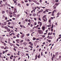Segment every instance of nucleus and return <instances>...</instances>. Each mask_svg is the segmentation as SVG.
I'll return each instance as SVG.
<instances>
[{
	"label": "nucleus",
	"mask_w": 61,
	"mask_h": 61,
	"mask_svg": "<svg viewBox=\"0 0 61 61\" xmlns=\"http://www.w3.org/2000/svg\"><path fill=\"white\" fill-rule=\"evenodd\" d=\"M30 23H28V25H30Z\"/></svg>",
	"instance_id": "13d9d810"
},
{
	"label": "nucleus",
	"mask_w": 61,
	"mask_h": 61,
	"mask_svg": "<svg viewBox=\"0 0 61 61\" xmlns=\"http://www.w3.org/2000/svg\"><path fill=\"white\" fill-rule=\"evenodd\" d=\"M42 25V22H41L40 23V26H41Z\"/></svg>",
	"instance_id": "ddd939ff"
},
{
	"label": "nucleus",
	"mask_w": 61,
	"mask_h": 61,
	"mask_svg": "<svg viewBox=\"0 0 61 61\" xmlns=\"http://www.w3.org/2000/svg\"><path fill=\"white\" fill-rule=\"evenodd\" d=\"M38 47H39V46L37 45L36 47V48H37Z\"/></svg>",
	"instance_id": "774afa93"
},
{
	"label": "nucleus",
	"mask_w": 61,
	"mask_h": 61,
	"mask_svg": "<svg viewBox=\"0 0 61 61\" xmlns=\"http://www.w3.org/2000/svg\"><path fill=\"white\" fill-rule=\"evenodd\" d=\"M5 20H7V17H5Z\"/></svg>",
	"instance_id": "a211bd4d"
},
{
	"label": "nucleus",
	"mask_w": 61,
	"mask_h": 61,
	"mask_svg": "<svg viewBox=\"0 0 61 61\" xmlns=\"http://www.w3.org/2000/svg\"><path fill=\"white\" fill-rule=\"evenodd\" d=\"M26 35L28 36H29V33H28V34H27Z\"/></svg>",
	"instance_id": "680f3d73"
},
{
	"label": "nucleus",
	"mask_w": 61,
	"mask_h": 61,
	"mask_svg": "<svg viewBox=\"0 0 61 61\" xmlns=\"http://www.w3.org/2000/svg\"><path fill=\"white\" fill-rule=\"evenodd\" d=\"M24 36H25V34H23L21 36L20 38H23Z\"/></svg>",
	"instance_id": "f257e3e1"
},
{
	"label": "nucleus",
	"mask_w": 61,
	"mask_h": 61,
	"mask_svg": "<svg viewBox=\"0 0 61 61\" xmlns=\"http://www.w3.org/2000/svg\"><path fill=\"white\" fill-rule=\"evenodd\" d=\"M2 1H0V4H2Z\"/></svg>",
	"instance_id": "72a5a7b5"
},
{
	"label": "nucleus",
	"mask_w": 61,
	"mask_h": 61,
	"mask_svg": "<svg viewBox=\"0 0 61 61\" xmlns=\"http://www.w3.org/2000/svg\"><path fill=\"white\" fill-rule=\"evenodd\" d=\"M4 23H3L2 25L3 26H4V25H6V22H4Z\"/></svg>",
	"instance_id": "f03ea898"
},
{
	"label": "nucleus",
	"mask_w": 61,
	"mask_h": 61,
	"mask_svg": "<svg viewBox=\"0 0 61 61\" xmlns=\"http://www.w3.org/2000/svg\"><path fill=\"white\" fill-rule=\"evenodd\" d=\"M8 51V50H6L5 51V52L6 53V52H7Z\"/></svg>",
	"instance_id": "603ef678"
},
{
	"label": "nucleus",
	"mask_w": 61,
	"mask_h": 61,
	"mask_svg": "<svg viewBox=\"0 0 61 61\" xmlns=\"http://www.w3.org/2000/svg\"><path fill=\"white\" fill-rule=\"evenodd\" d=\"M51 13H52V12H50L48 13V14H51Z\"/></svg>",
	"instance_id": "a18cd8bd"
},
{
	"label": "nucleus",
	"mask_w": 61,
	"mask_h": 61,
	"mask_svg": "<svg viewBox=\"0 0 61 61\" xmlns=\"http://www.w3.org/2000/svg\"><path fill=\"white\" fill-rule=\"evenodd\" d=\"M42 37H45V35L42 36Z\"/></svg>",
	"instance_id": "de8ad7c7"
},
{
	"label": "nucleus",
	"mask_w": 61,
	"mask_h": 61,
	"mask_svg": "<svg viewBox=\"0 0 61 61\" xmlns=\"http://www.w3.org/2000/svg\"><path fill=\"white\" fill-rule=\"evenodd\" d=\"M43 11V10H41V12H42Z\"/></svg>",
	"instance_id": "5fc2aeb1"
},
{
	"label": "nucleus",
	"mask_w": 61,
	"mask_h": 61,
	"mask_svg": "<svg viewBox=\"0 0 61 61\" xmlns=\"http://www.w3.org/2000/svg\"><path fill=\"white\" fill-rule=\"evenodd\" d=\"M25 40H26V41H27V38H25Z\"/></svg>",
	"instance_id": "393cba45"
},
{
	"label": "nucleus",
	"mask_w": 61,
	"mask_h": 61,
	"mask_svg": "<svg viewBox=\"0 0 61 61\" xmlns=\"http://www.w3.org/2000/svg\"><path fill=\"white\" fill-rule=\"evenodd\" d=\"M28 1L30 2H32V0H29Z\"/></svg>",
	"instance_id": "c03bdc74"
},
{
	"label": "nucleus",
	"mask_w": 61,
	"mask_h": 61,
	"mask_svg": "<svg viewBox=\"0 0 61 61\" xmlns=\"http://www.w3.org/2000/svg\"><path fill=\"white\" fill-rule=\"evenodd\" d=\"M27 21H28V19H26L25 20V21L27 22Z\"/></svg>",
	"instance_id": "5701e85b"
},
{
	"label": "nucleus",
	"mask_w": 61,
	"mask_h": 61,
	"mask_svg": "<svg viewBox=\"0 0 61 61\" xmlns=\"http://www.w3.org/2000/svg\"><path fill=\"white\" fill-rule=\"evenodd\" d=\"M41 55L42 56H43V52H41Z\"/></svg>",
	"instance_id": "58836bf2"
},
{
	"label": "nucleus",
	"mask_w": 61,
	"mask_h": 61,
	"mask_svg": "<svg viewBox=\"0 0 61 61\" xmlns=\"http://www.w3.org/2000/svg\"><path fill=\"white\" fill-rule=\"evenodd\" d=\"M53 8L54 9H56V6L54 7Z\"/></svg>",
	"instance_id": "e2e57ef3"
},
{
	"label": "nucleus",
	"mask_w": 61,
	"mask_h": 61,
	"mask_svg": "<svg viewBox=\"0 0 61 61\" xmlns=\"http://www.w3.org/2000/svg\"><path fill=\"white\" fill-rule=\"evenodd\" d=\"M29 47H30V48H33V47L32 46H29Z\"/></svg>",
	"instance_id": "bb28decb"
},
{
	"label": "nucleus",
	"mask_w": 61,
	"mask_h": 61,
	"mask_svg": "<svg viewBox=\"0 0 61 61\" xmlns=\"http://www.w3.org/2000/svg\"><path fill=\"white\" fill-rule=\"evenodd\" d=\"M13 49L15 51H16V49H15V48H14Z\"/></svg>",
	"instance_id": "473e14b6"
},
{
	"label": "nucleus",
	"mask_w": 61,
	"mask_h": 61,
	"mask_svg": "<svg viewBox=\"0 0 61 61\" xmlns=\"http://www.w3.org/2000/svg\"><path fill=\"white\" fill-rule=\"evenodd\" d=\"M38 58H40V54H39V55L38 56Z\"/></svg>",
	"instance_id": "b1692460"
},
{
	"label": "nucleus",
	"mask_w": 61,
	"mask_h": 61,
	"mask_svg": "<svg viewBox=\"0 0 61 61\" xmlns=\"http://www.w3.org/2000/svg\"><path fill=\"white\" fill-rule=\"evenodd\" d=\"M12 33L13 36H15V34L14 33Z\"/></svg>",
	"instance_id": "bf43d9fd"
},
{
	"label": "nucleus",
	"mask_w": 61,
	"mask_h": 61,
	"mask_svg": "<svg viewBox=\"0 0 61 61\" xmlns=\"http://www.w3.org/2000/svg\"><path fill=\"white\" fill-rule=\"evenodd\" d=\"M14 11L15 13H16L17 12V10H16V8H14Z\"/></svg>",
	"instance_id": "39448f33"
},
{
	"label": "nucleus",
	"mask_w": 61,
	"mask_h": 61,
	"mask_svg": "<svg viewBox=\"0 0 61 61\" xmlns=\"http://www.w3.org/2000/svg\"><path fill=\"white\" fill-rule=\"evenodd\" d=\"M10 28H12V29H13L14 28V27L13 26H10Z\"/></svg>",
	"instance_id": "cd10ccee"
},
{
	"label": "nucleus",
	"mask_w": 61,
	"mask_h": 61,
	"mask_svg": "<svg viewBox=\"0 0 61 61\" xmlns=\"http://www.w3.org/2000/svg\"><path fill=\"white\" fill-rule=\"evenodd\" d=\"M6 12L7 13V14L8 13V10H6Z\"/></svg>",
	"instance_id": "ea45409f"
},
{
	"label": "nucleus",
	"mask_w": 61,
	"mask_h": 61,
	"mask_svg": "<svg viewBox=\"0 0 61 61\" xmlns=\"http://www.w3.org/2000/svg\"><path fill=\"white\" fill-rule=\"evenodd\" d=\"M19 35H20V34H18L16 35L17 37L18 38H19Z\"/></svg>",
	"instance_id": "423d86ee"
},
{
	"label": "nucleus",
	"mask_w": 61,
	"mask_h": 61,
	"mask_svg": "<svg viewBox=\"0 0 61 61\" xmlns=\"http://www.w3.org/2000/svg\"><path fill=\"white\" fill-rule=\"evenodd\" d=\"M3 6V5H0V7H2Z\"/></svg>",
	"instance_id": "2f4dec72"
},
{
	"label": "nucleus",
	"mask_w": 61,
	"mask_h": 61,
	"mask_svg": "<svg viewBox=\"0 0 61 61\" xmlns=\"http://www.w3.org/2000/svg\"><path fill=\"white\" fill-rule=\"evenodd\" d=\"M30 45L31 46H33V43H32V42L30 43Z\"/></svg>",
	"instance_id": "4c0bfd02"
},
{
	"label": "nucleus",
	"mask_w": 61,
	"mask_h": 61,
	"mask_svg": "<svg viewBox=\"0 0 61 61\" xmlns=\"http://www.w3.org/2000/svg\"><path fill=\"white\" fill-rule=\"evenodd\" d=\"M28 21L29 22H30V21H31V20H30V19H29L28 20Z\"/></svg>",
	"instance_id": "c756f323"
},
{
	"label": "nucleus",
	"mask_w": 61,
	"mask_h": 61,
	"mask_svg": "<svg viewBox=\"0 0 61 61\" xmlns=\"http://www.w3.org/2000/svg\"><path fill=\"white\" fill-rule=\"evenodd\" d=\"M20 14H18L17 15V17H19V16H20Z\"/></svg>",
	"instance_id": "7c9ffc66"
},
{
	"label": "nucleus",
	"mask_w": 61,
	"mask_h": 61,
	"mask_svg": "<svg viewBox=\"0 0 61 61\" xmlns=\"http://www.w3.org/2000/svg\"><path fill=\"white\" fill-rule=\"evenodd\" d=\"M2 14H5V11H3L2 12Z\"/></svg>",
	"instance_id": "2eb2a0df"
},
{
	"label": "nucleus",
	"mask_w": 61,
	"mask_h": 61,
	"mask_svg": "<svg viewBox=\"0 0 61 61\" xmlns=\"http://www.w3.org/2000/svg\"><path fill=\"white\" fill-rule=\"evenodd\" d=\"M20 26L21 27V28H23V26H22V25H20Z\"/></svg>",
	"instance_id": "79ce46f5"
},
{
	"label": "nucleus",
	"mask_w": 61,
	"mask_h": 61,
	"mask_svg": "<svg viewBox=\"0 0 61 61\" xmlns=\"http://www.w3.org/2000/svg\"><path fill=\"white\" fill-rule=\"evenodd\" d=\"M44 19H46V21H47V19L46 18H44Z\"/></svg>",
	"instance_id": "09e8293b"
},
{
	"label": "nucleus",
	"mask_w": 61,
	"mask_h": 61,
	"mask_svg": "<svg viewBox=\"0 0 61 61\" xmlns=\"http://www.w3.org/2000/svg\"><path fill=\"white\" fill-rule=\"evenodd\" d=\"M37 55H36L35 56V60H36L37 59Z\"/></svg>",
	"instance_id": "9d476101"
},
{
	"label": "nucleus",
	"mask_w": 61,
	"mask_h": 61,
	"mask_svg": "<svg viewBox=\"0 0 61 61\" xmlns=\"http://www.w3.org/2000/svg\"><path fill=\"white\" fill-rule=\"evenodd\" d=\"M18 6H19L20 7L21 6V5H20V4H18Z\"/></svg>",
	"instance_id": "412c9836"
},
{
	"label": "nucleus",
	"mask_w": 61,
	"mask_h": 61,
	"mask_svg": "<svg viewBox=\"0 0 61 61\" xmlns=\"http://www.w3.org/2000/svg\"><path fill=\"white\" fill-rule=\"evenodd\" d=\"M23 44L25 46H26V42H24L23 43Z\"/></svg>",
	"instance_id": "0eeeda50"
},
{
	"label": "nucleus",
	"mask_w": 61,
	"mask_h": 61,
	"mask_svg": "<svg viewBox=\"0 0 61 61\" xmlns=\"http://www.w3.org/2000/svg\"><path fill=\"white\" fill-rule=\"evenodd\" d=\"M54 27V26L53 25H52L51 26V32H53V27Z\"/></svg>",
	"instance_id": "20e7f679"
},
{
	"label": "nucleus",
	"mask_w": 61,
	"mask_h": 61,
	"mask_svg": "<svg viewBox=\"0 0 61 61\" xmlns=\"http://www.w3.org/2000/svg\"><path fill=\"white\" fill-rule=\"evenodd\" d=\"M24 49H25V50H27V48L26 47Z\"/></svg>",
	"instance_id": "69168bd1"
},
{
	"label": "nucleus",
	"mask_w": 61,
	"mask_h": 61,
	"mask_svg": "<svg viewBox=\"0 0 61 61\" xmlns=\"http://www.w3.org/2000/svg\"><path fill=\"white\" fill-rule=\"evenodd\" d=\"M46 11H44L43 12V13H44V14H45V13H46Z\"/></svg>",
	"instance_id": "6e6d98bb"
},
{
	"label": "nucleus",
	"mask_w": 61,
	"mask_h": 61,
	"mask_svg": "<svg viewBox=\"0 0 61 61\" xmlns=\"http://www.w3.org/2000/svg\"><path fill=\"white\" fill-rule=\"evenodd\" d=\"M33 16H36V14L34 13L33 14Z\"/></svg>",
	"instance_id": "4be33fe9"
},
{
	"label": "nucleus",
	"mask_w": 61,
	"mask_h": 61,
	"mask_svg": "<svg viewBox=\"0 0 61 61\" xmlns=\"http://www.w3.org/2000/svg\"><path fill=\"white\" fill-rule=\"evenodd\" d=\"M43 30H45V26H43L42 28Z\"/></svg>",
	"instance_id": "4468645a"
},
{
	"label": "nucleus",
	"mask_w": 61,
	"mask_h": 61,
	"mask_svg": "<svg viewBox=\"0 0 61 61\" xmlns=\"http://www.w3.org/2000/svg\"><path fill=\"white\" fill-rule=\"evenodd\" d=\"M36 4H37V5H39V4H39V3L38 2H37L36 3Z\"/></svg>",
	"instance_id": "0e129e2a"
},
{
	"label": "nucleus",
	"mask_w": 61,
	"mask_h": 61,
	"mask_svg": "<svg viewBox=\"0 0 61 61\" xmlns=\"http://www.w3.org/2000/svg\"><path fill=\"white\" fill-rule=\"evenodd\" d=\"M23 40H22L20 41V42H23Z\"/></svg>",
	"instance_id": "3c124183"
},
{
	"label": "nucleus",
	"mask_w": 61,
	"mask_h": 61,
	"mask_svg": "<svg viewBox=\"0 0 61 61\" xmlns=\"http://www.w3.org/2000/svg\"><path fill=\"white\" fill-rule=\"evenodd\" d=\"M16 46H19V45L17 44H16Z\"/></svg>",
	"instance_id": "aec40b11"
},
{
	"label": "nucleus",
	"mask_w": 61,
	"mask_h": 61,
	"mask_svg": "<svg viewBox=\"0 0 61 61\" xmlns=\"http://www.w3.org/2000/svg\"><path fill=\"white\" fill-rule=\"evenodd\" d=\"M8 25H10L11 24V22H8Z\"/></svg>",
	"instance_id": "a878e982"
},
{
	"label": "nucleus",
	"mask_w": 61,
	"mask_h": 61,
	"mask_svg": "<svg viewBox=\"0 0 61 61\" xmlns=\"http://www.w3.org/2000/svg\"><path fill=\"white\" fill-rule=\"evenodd\" d=\"M25 2L26 3H27V2H28V1L27 0H25Z\"/></svg>",
	"instance_id": "6ab92c4d"
},
{
	"label": "nucleus",
	"mask_w": 61,
	"mask_h": 61,
	"mask_svg": "<svg viewBox=\"0 0 61 61\" xmlns=\"http://www.w3.org/2000/svg\"><path fill=\"white\" fill-rule=\"evenodd\" d=\"M53 37L52 36H51L49 38V39H52Z\"/></svg>",
	"instance_id": "dca6fc26"
},
{
	"label": "nucleus",
	"mask_w": 61,
	"mask_h": 61,
	"mask_svg": "<svg viewBox=\"0 0 61 61\" xmlns=\"http://www.w3.org/2000/svg\"><path fill=\"white\" fill-rule=\"evenodd\" d=\"M9 13L10 15H12V12H11L10 10L9 11Z\"/></svg>",
	"instance_id": "1a4fd4ad"
},
{
	"label": "nucleus",
	"mask_w": 61,
	"mask_h": 61,
	"mask_svg": "<svg viewBox=\"0 0 61 61\" xmlns=\"http://www.w3.org/2000/svg\"><path fill=\"white\" fill-rule=\"evenodd\" d=\"M45 44H46V42H44L42 43V44H43V45H45Z\"/></svg>",
	"instance_id": "052dcab7"
},
{
	"label": "nucleus",
	"mask_w": 61,
	"mask_h": 61,
	"mask_svg": "<svg viewBox=\"0 0 61 61\" xmlns=\"http://www.w3.org/2000/svg\"><path fill=\"white\" fill-rule=\"evenodd\" d=\"M34 25H36L37 24H36V22H35L34 23Z\"/></svg>",
	"instance_id": "a19ab883"
},
{
	"label": "nucleus",
	"mask_w": 61,
	"mask_h": 61,
	"mask_svg": "<svg viewBox=\"0 0 61 61\" xmlns=\"http://www.w3.org/2000/svg\"><path fill=\"white\" fill-rule=\"evenodd\" d=\"M48 42H51V40H48Z\"/></svg>",
	"instance_id": "338daca9"
},
{
	"label": "nucleus",
	"mask_w": 61,
	"mask_h": 61,
	"mask_svg": "<svg viewBox=\"0 0 61 61\" xmlns=\"http://www.w3.org/2000/svg\"><path fill=\"white\" fill-rule=\"evenodd\" d=\"M39 20H40V21H41V19L40 18H39Z\"/></svg>",
	"instance_id": "49530a36"
},
{
	"label": "nucleus",
	"mask_w": 61,
	"mask_h": 61,
	"mask_svg": "<svg viewBox=\"0 0 61 61\" xmlns=\"http://www.w3.org/2000/svg\"><path fill=\"white\" fill-rule=\"evenodd\" d=\"M54 57H52V58L51 59L52 60V61H53L54 60Z\"/></svg>",
	"instance_id": "c9c22d12"
},
{
	"label": "nucleus",
	"mask_w": 61,
	"mask_h": 61,
	"mask_svg": "<svg viewBox=\"0 0 61 61\" xmlns=\"http://www.w3.org/2000/svg\"><path fill=\"white\" fill-rule=\"evenodd\" d=\"M36 39V38H35V37H33V40H35Z\"/></svg>",
	"instance_id": "f8f14e48"
},
{
	"label": "nucleus",
	"mask_w": 61,
	"mask_h": 61,
	"mask_svg": "<svg viewBox=\"0 0 61 61\" xmlns=\"http://www.w3.org/2000/svg\"><path fill=\"white\" fill-rule=\"evenodd\" d=\"M5 28L6 30H7L8 29V27H7V26L5 27Z\"/></svg>",
	"instance_id": "6e6552de"
},
{
	"label": "nucleus",
	"mask_w": 61,
	"mask_h": 61,
	"mask_svg": "<svg viewBox=\"0 0 61 61\" xmlns=\"http://www.w3.org/2000/svg\"><path fill=\"white\" fill-rule=\"evenodd\" d=\"M39 1L40 3H41L42 2V1L41 0H40Z\"/></svg>",
	"instance_id": "864d4df0"
},
{
	"label": "nucleus",
	"mask_w": 61,
	"mask_h": 61,
	"mask_svg": "<svg viewBox=\"0 0 61 61\" xmlns=\"http://www.w3.org/2000/svg\"><path fill=\"white\" fill-rule=\"evenodd\" d=\"M13 38H16V37L15 36H14L13 37Z\"/></svg>",
	"instance_id": "4d7b16f0"
},
{
	"label": "nucleus",
	"mask_w": 61,
	"mask_h": 61,
	"mask_svg": "<svg viewBox=\"0 0 61 61\" xmlns=\"http://www.w3.org/2000/svg\"><path fill=\"white\" fill-rule=\"evenodd\" d=\"M13 0L14 1V3H16V1H15V0Z\"/></svg>",
	"instance_id": "8fccbe9b"
},
{
	"label": "nucleus",
	"mask_w": 61,
	"mask_h": 61,
	"mask_svg": "<svg viewBox=\"0 0 61 61\" xmlns=\"http://www.w3.org/2000/svg\"><path fill=\"white\" fill-rule=\"evenodd\" d=\"M16 41L17 42H18V41H19V40L18 39L16 40Z\"/></svg>",
	"instance_id": "f704fd0d"
},
{
	"label": "nucleus",
	"mask_w": 61,
	"mask_h": 61,
	"mask_svg": "<svg viewBox=\"0 0 61 61\" xmlns=\"http://www.w3.org/2000/svg\"><path fill=\"white\" fill-rule=\"evenodd\" d=\"M38 32L39 33H40V34H41L42 33V31L41 30H38Z\"/></svg>",
	"instance_id": "7ed1b4c3"
},
{
	"label": "nucleus",
	"mask_w": 61,
	"mask_h": 61,
	"mask_svg": "<svg viewBox=\"0 0 61 61\" xmlns=\"http://www.w3.org/2000/svg\"><path fill=\"white\" fill-rule=\"evenodd\" d=\"M60 14L59 13V12H58L57 14V15H59Z\"/></svg>",
	"instance_id": "c85d7f7f"
},
{
	"label": "nucleus",
	"mask_w": 61,
	"mask_h": 61,
	"mask_svg": "<svg viewBox=\"0 0 61 61\" xmlns=\"http://www.w3.org/2000/svg\"><path fill=\"white\" fill-rule=\"evenodd\" d=\"M43 19L44 21V22H45L46 21V19H44V18H43Z\"/></svg>",
	"instance_id": "e433bc0d"
},
{
	"label": "nucleus",
	"mask_w": 61,
	"mask_h": 61,
	"mask_svg": "<svg viewBox=\"0 0 61 61\" xmlns=\"http://www.w3.org/2000/svg\"><path fill=\"white\" fill-rule=\"evenodd\" d=\"M7 31L8 32H10V31H11V30H10V29H8L7 30Z\"/></svg>",
	"instance_id": "9b49d317"
},
{
	"label": "nucleus",
	"mask_w": 61,
	"mask_h": 61,
	"mask_svg": "<svg viewBox=\"0 0 61 61\" xmlns=\"http://www.w3.org/2000/svg\"><path fill=\"white\" fill-rule=\"evenodd\" d=\"M55 2H58V0H55Z\"/></svg>",
	"instance_id": "37998d69"
},
{
	"label": "nucleus",
	"mask_w": 61,
	"mask_h": 61,
	"mask_svg": "<svg viewBox=\"0 0 61 61\" xmlns=\"http://www.w3.org/2000/svg\"><path fill=\"white\" fill-rule=\"evenodd\" d=\"M49 23H51V19H49Z\"/></svg>",
	"instance_id": "f3484780"
}]
</instances>
